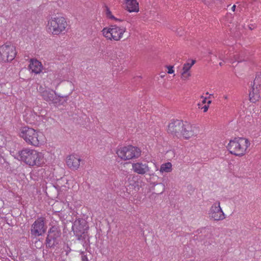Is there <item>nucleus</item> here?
I'll use <instances>...</instances> for the list:
<instances>
[{"label": "nucleus", "mask_w": 261, "mask_h": 261, "mask_svg": "<svg viewBox=\"0 0 261 261\" xmlns=\"http://www.w3.org/2000/svg\"><path fill=\"white\" fill-rule=\"evenodd\" d=\"M168 132L173 137L186 139L194 135L192 125L179 120L173 121L169 124Z\"/></svg>", "instance_id": "obj_1"}, {"label": "nucleus", "mask_w": 261, "mask_h": 261, "mask_svg": "<svg viewBox=\"0 0 261 261\" xmlns=\"http://www.w3.org/2000/svg\"><path fill=\"white\" fill-rule=\"evenodd\" d=\"M20 160L30 166H41L45 164L44 154L34 149H23L19 151Z\"/></svg>", "instance_id": "obj_2"}, {"label": "nucleus", "mask_w": 261, "mask_h": 261, "mask_svg": "<svg viewBox=\"0 0 261 261\" xmlns=\"http://www.w3.org/2000/svg\"><path fill=\"white\" fill-rule=\"evenodd\" d=\"M250 145V143L247 139L235 138L229 141L227 148L231 154L242 156L246 153Z\"/></svg>", "instance_id": "obj_3"}, {"label": "nucleus", "mask_w": 261, "mask_h": 261, "mask_svg": "<svg viewBox=\"0 0 261 261\" xmlns=\"http://www.w3.org/2000/svg\"><path fill=\"white\" fill-rule=\"evenodd\" d=\"M19 135L29 145L38 146L40 143L38 133L33 128L28 126L22 127Z\"/></svg>", "instance_id": "obj_4"}, {"label": "nucleus", "mask_w": 261, "mask_h": 261, "mask_svg": "<svg viewBox=\"0 0 261 261\" xmlns=\"http://www.w3.org/2000/svg\"><path fill=\"white\" fill-rule=\"evenodd\" d=\"M61 231L59 226H52L48 230L45 239V244L46 248H55L59 245Z\"/></svg>", "instance_id": "obj_5"}, {"label": "nucleus", "mask_w": 261, "mask_h": 261, "mask_svg": "<svg viewBox=\"0 0 261 261\" xmlns=\"http://www.w3.org/2000/svg\"><path fill=\"white\" fill-rule=\"evenodd\" d=\"M67 25V22L63 17H51L48 21V31L53 35H59L65 30Z\"/></svg>", "instance_id": "obj_6"}, {"label": "nucleus", "mask_w": 261, "mask_h": 261, "mask_svg": "<svg viewBox=\"0 0 261 261\" xmlns=\"http://www.w3.org/2000/svg\"><path fill=\"white\" fill-rule=\"evenodd\" d=\"M116 153L119 158L124 161L137 158L141 155V150L132 145L124 146L119 148Z\"/></svg>", "instance_id": "obj_7"}, {"label": "nucleus", "mask_w": 261, "mask_h": 261, "mask_svg": "<svg viewBox=\"0 0 261 261\" xmlns=\"http://www.w3.org/2000/svg\"><path fill=\"white\" fill-rule=\"evenodd\" d=\"M16 55L15 47L10 43H6L0 46V61L5 62L11 61Z\"/></svg>", "instance_id": "obj_8"}, {"label": "nucleus", "mask_w": 261, "mask_h": 261, "mask_svg": "<svg viewBox=\"0 0 261 261\" xmlns=\"http://www.w3.org/2000/svg\"><path fill=\"white\" fill-rule=\"evenodd\" d=\"M125 28H120L116 25H113L110 28H104L102 31V34L107 39L120 40L124 33L125 32Z\"/></svg>", "instance_id": "obj_9"}, {"label": "nucleus", "mask_w": 261, "mask_h": 261, "mask_svg": "<svg viewBox=\"0 0 261 261\" xmlns=\"http://www.w3.org/2000/svg\"><path fill=\"white\" fill-rule=\"evenodd\" d=\"M45 218L42 217L38 218L31 226V234L36 237L42 236L46 230L45 226Z\"/></svg>", "instance_id": "obj_10"}, {"label": "nucleus", "mask_w": 261, "mask_h": 261, "mask_svg": "<svg viewBox=\"0 0 261 261\" xmlns=\"http://www.w3.org/2000/svg\"><path fill=\"white\" fill-rule=\"evenodd\" d=\"M210 217L215 221H220L225 218V216L223 212L219 201L215 202L211 206L210 213Z\"/></svg>", "instance_id": "obj_11"}, {"label": "nucleus", "mask_w": 261, "mask_h": 261, "mask_svg": "<svg viewBox=\"0 0 261 261\" xmlns=\"http://www.w3.org/2000/svg\"><path fill=\"white\" fill-rule=\"evenodd\" d=\"M42 98L47 102H51L55 104H63V102L61 101V98H66V96H57L53 90H45L40 91Z\"/></svg>", "instance_id": "obj_12"}, {"label": "nucleus", "mask_w": 261, "mask_h": 261, "mask_svg": "<svg viewBox=\"0 0 261 261\" xmlns=\"http://www.w3.org/2000/svg\"><path fill=\"white\" fill-rule=\"evenodd\" d=\"M126 180L125 182L126 192L130 193L133 191H138L139 190L138 182H136L135 178L132 175H129L126 177Z\"/></svg>", "instance_id": "obj_13"}, {"label": "nucleus", "mask_w": 261, "mask_h": 261, "mask_svg": "<svg viewBox=\"0 0 261 261\" xmlns=\"http://www.w3.org/2000/svg\"><path fill=\"white\" fill-rule=\"evenodd\" d=\"M132 168L134 172L144 175L149 172V167L146 163L142 162H137L132 164Z\"/></svg>", "instance_id": "obj_14"}, {"label": "nucleus", "mask_w": 261, "mask_h": 261, "mask_svg": "<svg viewBox=\"0 0 261 261\" xmlns=\"http://www.w3.org/2000/svg\"><path fill=\"white\" fill-rule=\"evenodd\" d=\"M260 86L259 84H253L252 90L249 93L250 100L252 102L258 101L260 97Z\"/></svg>", "instance_id": "obj_15"}, {"label": "nucleus", "mask_w": 261, "mask_h": 261, "mask_svg": "<svg viewBox=\"0 0 261 261\" xmlns=\"http://www.w3.org/2000/svg\"><path fill=\"white\" fill-rule=\"evenodd\" d=\"M81 159L77 155L72 154L67 158L66 163L67 166L73 170L77 169L80 164Z\"/></svg>", "instance_id": "obj_16"}, {"label": "nucleus", "mask_w": 261, "mask_h": 261, "mask_svg": "<svg viewBox=\"0 0 261 261\" xmlns=\"http://www.w3.org/2000/svg\"><path fill=\"white\" fill-rule=\"evenodd\" d=\"M72 229L77 240H81L82 237V224L80 219L76 220L72 226Z\"/></svg>", "instance_id": "obj_17"}, {"label": "nucleus", "mask_w": 261, "mask_h": 261, "mask_svg": "<svg viewBox=\"0 0 261 261\" xmlns=\"http://www.w3.org/2000/svg\"><path fill=\"white\" fill-rule=\"evenodd\" d=\"M126 9L129 12H138L139 11V4L136 0H124Z\"/></svg>", "instance_id": "obj_18"}, {"label": "nucleus", "mask_w": 261, "mask_h": 261, "mask_svg": "<svg viewBox=\"0 0 261 261\" xmlns=\"http://www.w3.org/2000/svg\"><path fill=\"white\" fill-rule=\"evenodd\" d=\"M29 67L31 71L36 74L39 73L41 71L42 64L37 60L31 59Z\"/></svg>", "instance_id": "obj_19"}, {"label": "nucleus", "mask_w": 261, "mask_h": 261, "mask_svg": "<svg viewBox=\"0 0 261 261\" xmlns=\"http://www.w3.org/2000/svg\"><path fill=\"white\" fill-rule=\"evenodd\" d=\"M172 170V164L170 162L163 164L161 165L160 171L163 172H170Z\"/></svg>", "instance_id": "obj_20"}, {"label": "nucleus", "mask_w": 261, "mask_h": 261, "mask_svg": "<svg viewBox=\"0 0 261 261\" xmlns=\"http://www.w3.org/2000/svg\"><path fill=\"white\" fill-rule=\"evenodd\" d=\"M195 61L192 60L191 63H187L186 64H185L182 68V70L189 71V70L190 69L192 66L195 64Z\"/></svg>", "instance_id": "obj_21"}, {"label": "nucleus", "mask_w": 261, "mask_h": 261, "mask_svg": "<svg viewBox=\"0 0 261 261\" xmlns=\"http://www.w3.org/2000/svg\"><path fill=\"white\" fill-rule=\"evenodd\" d=\"M191 76V73L189 71H184L181 73V78L184 80H187Z\"/></svg>", "instance_id": "obj_22"}, {"label": "nucleus", "mask_w": 261, "mask_h": 261, "mask_svg": "<svg viewBox=\"0 0 261 261\" xmlns=\"http://www.w3.org/2000/svg\"><path fill=\"white\" fill-rule=\"evenodd\" d=\"M106 15L108 17H109L111 19H116L115 17L112 14L111 12L110 11V9L107 7L106 9Z\"/></svg>", "instance_id": "obj_23"}, {"label": "nucleus", "mask_w": 261, "mask_h": 261, "mask_svg": "<svg viewBox=\"0 0 261 261\" xmlns=\"http://www.w3.org/2000/svg\"><path fill=\"white\" fill-rule=\"evenodd\" d=\"M260 77H261V74L257 73L256 75L255 78L253 82V84H258L259 82V79L260 78Z\"/></svg>", "instance_id": "obj_24"}, {"label": "nucleus", "mask_w": 261, "mask_h": 261, "mask_svg": "<svg viewBox=\"0 0 261 261\" xmlns=\"http://www.w3.org/2000/svg\"><path fill=\"white\" fill-rule=\"evenodd\" d=\"M168 69V73L169 74H172L174 72V70L173 69V66H168L167 67Z\"/></svg>", "instance_id": "obj_25"}, {"label": "nucleus", "mask_w": 261, "mask_h": 261, "mask_svg": "<svg viewBox=\"0 0 261 261\" xmlns=\"http://www.w3.org/2000/svg\"><path fill=\"white\" fill-rule=\"evenodd\" d=\"M89 228V226L88 225V222H86V223L83 224V230H88Z\"/></svg>", "instance_id": "obj_26"}, {"label": "nucleus", "mask_w": 261, "mask_h": 261, "mask_svg": "<svg viewBox=\"0 0 261 261\" xmlns=\"http://www.w3.org/2000/svg\"><path fill=\"white\" fill-rule=\"evenodd\" d=\"M236 60L238 62H241L243 61H244L245 59L243 58L242 57H239L236 58Z\"/></svg>", "instance_id": "obj_27"}, {"label": "nucleus", "mask_w": 261, "mask_h": 261, "mask_svg": "<svg viewBox=\"0 0 261 261\" xmlns=\"http://www.w3.org/2000/svg\"><path fill=\"white\" fill-rule=\"evenodd\" d=\"M209 106L208 105H205L204 107L202 108V109H203V112H206L208 110Z\"/></svg>", "instance_id": "obj_28"}, {"label": "nucleus", "mask_w": 261, "mask_h": 261, "mask_svg": "<svg viewBox=\"0 0 261 261\" xmlns=\"http://www.w3.org/2000/svg\"><path fill=\"white\" fill-rule=\"evenodd\" d=\"M83 261H88L87 258L85 257V256H83Z\"/></svg>", "instance_id": "obj_29"}, {"label": "nucleus", "mask_w": 261, "mask_h": 261, "mask_svg": "<svg viewBox=\"0 0 261 261\" xmlns=\"http://www.w3.org/2000/svg\"><path fill=\"white\" fill-rule=\"evenodd\" d=\"M236 7V5H233V6L232 7L231 9H232V10L233 11H235Z\"/></svg>", "instance_id": "obj_30"}, {"label": "nucleus", "mask_w": 261, "mask_h": 261, "mask_svg": "<svg viewBox=\"0 0 261 261\" xmlns=\"http://www.w3.org/2000/svg\"><path fill=\"white\" fill-rule=\"evenodd\" d=\"M208 229L206 228H204L203 229V231H204V232H206V231H207V232H208Z\"/></svg>", "instance_id": "obj_31"}, {"label": "nucleus", "mask_w": 261, "mask_h": 261, "mask_svg": "<svg viewBox=\"0 0 261 261\" xmlns=\"http://www.w3.org/2000/svg\"><path fill=\"white\" fill-rule=\"evenodd\" d=\"M206 98H203V100L202 101V103H205L206 102Z\"/></svg>", "instance_id": "obj_32"}, {"label": "nucleus", "mask_w": 261, "mask_h": 261, "mask_svg": "<svg viewBox=\"0 0 261 261\" xmlns=\"http://www.w3.org/2000/svg\"><path fill=\"white\" fill-rule=\"evenodd\" d=\"M159 186H162V187H163V191H164V185H162V184H159Z\"/></svg>", "instance_id": "obj_33"}, {"label": "nucleus", "mask_w": 261, "mask_h": 261, "mask_svg": "<svg viewBox=\"0 0 261 261\" xmlns=\"http://www.w3.org/2000/svg\"><path fill=\"white\" fill-rule=\"evenodd\" d=\"M225 99H227L228 98L227 96L225 95L224 96Z\"/></svg>", "instance_id": "obj_34"}, {"label": "nucleus", "mask_w": 261, "mask_h": 261, "mask_svg": "<svg viewBox=\"0 0 261 261\" xmlns=\"http://www.w3.org/2000/svg\"><path fill=\"white\" fill-rule=\"evenodd\" d=\"M211 103V100L208 101V102H207V104H208V105H209V104H210Z\"/></svg>", "instance_id": "obj_35"}, {"label": "nucleus", "mask_w": 261, "mask_h": 261, "mask_svg": "<svg viewBox=\"0 0 261 261\" xmlns=\"http://www.w3.org/2000/svg\"><path fill=\"white\" fill-rule=\"evenodd\" d=\"M219 65H220V66H222V65H223V63H222V62H220V63H219Z\"/></svg>", "instance_id": "obj_36"}]
</instances>
